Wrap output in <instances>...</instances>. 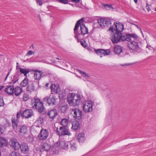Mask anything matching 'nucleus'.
<instances>
[{
    "instance_id": "1",
    "label": "nucleus",
    "mask_w": 156,
    "mask_h": 156,
    "mask_svg": "<svg viewBox=\"0 0 156 156\" xmlns=\"http://www.w3.org/2000/svg\"><path fill=\"white\" fill-rule=\"evenodd\" d=\"M113 33V34L111 36L110 39L113 43H117L121 41H130L131 40V38L133 37L137 38V36L135 34H126L125 36H122V33L117 32L116 33L114 31H112Z\"/></svg>"
},
{
    "instance_id": "2",
    "label": "nucleus",
    "mask_w": 156,
    "mask_h": 156,
    "mask_svg": "<svg viewBox=\"0 0 156 156\" xmlns=\"http://www.w3.org/2000/svg\"><path fill=\"white\" fill-rule=\"evenodd\" d=\"M32 108L36 109L39 113L44 115L46 114L45 108L43 104L38 98H35L34 101L32 104Z\"/></svg>"
},
{
    "instance_id": "3",
    "label": "nucleus",
    "mask_w": 156,
    "mask_h": 156,
    "mask_svg": "<svg viewBox=\"0 0 156 156\" xmlns=\"http://www.w3.org/2000/svg\"><path fill=\"white\" fill-rule=\"evenodd\" d=\"M136 36L137 38L131 37L130 41H126L130 42L128 44V47L130 50L139 52L140 51V48L139 47L138 43L137 42V39L138 37L137 35Z\"/></svg>"
},
{
    "instance_id": "4",
    "label": "nucleus",
    "mask_w": 156,
    "mask_h": 156,
    "mask_svg": "<svg viewBox=\"0 0 156 156\" xmlns=\"http://www.w3.org/2000/svg\"><path fill=\"white\" fill-rule=\"evenodd\" d=\"M71 114L76 121L80 120L82 118V112L78 108H75L70 110Z\"/></svg>"
},
{
    "instance_id": "5",
    "label": "nucleus",
    "mask_w": 156,
    "mask_h": 156,
    "mask_svg": "<svg viewBox=\"0 0 156 156\" xmlns=\"http://www.w3.org/2000/svg\"><path fill=\"white\" fill-rule=\"evenodd\" d=\"M80 95L76 94L69 99L68 100L69 105L73 106L79 105L80 103Z\"/></svg>"
},
{
    "instance_id": "6",
    "label": "nucleus",
    "mask_w": 156,
    "mask_h": 156,
    "mask_svg": "<svg viewBox=\"0 0 156 156\" xmlns=\"http://www.w3.org/2000/svg\"><path fill=\"white\" fill-rule=\"evenodd\" d=\"M98 22L99 26L102 28L104 27H109L111 26L112 20L108 18H102L98 20Z\"/></svg>"
},
{
    "instance_id": "7",
    "label": "nucleus",
    "mask_w": 156,
    "mask_h": 156,
    "mask_svg": "<svg viewBox=\"0 0 156 156\" xmlns=\"http://www.w3.org/2000/svg\"><path fill=\"white\" fill-rule=\"evenodd\" d=\"M55 96L51 94L44 98V100L49 105H56L58 102Z\"/></svg>"
},
{
    "instance_id": "8",
    "label": "nucleus",
    "mask_w": 156,
    "mask_h": 156,
    "mask_svg": "<svg viewBox=\"0 0 156 156\" xmlns=\"http://www.w3.org/2000/svg\"><path fill=\"white\" fill-rule=\"evenodd\" d=\"M56 130L57 135L59 136H70L71 134L69 129L67 128V127L61 126L60 127L59 130L58 128H57Z\"/></svg>"
},
{
    "instance_id": "9",
    "label": "nucleus",
    "mask_w": 156,
    "mask_h": 156,
    "mask_svg": "<svg viewBox=\"0 0 156 156\" xmlns=\"http://www.w3.org/2000/svg\"><path fill=\"white\" fill-rule=\"evenodd\" d=\"M114 24L115 25L116 29H114L113 27H111L108 30H111L112 31H114L116 33H117L118 32L122 33L124 29L123 25L120 23L116 22H114Z\"/></svg>"
},
{
    "instance_id": "10",
    "label": "nucleus",
    "mask_w": 156,
    "mask_h": 156,
    "mask_svg": "<svg viewBox=\"0 0 156 156\" xmlns=\"http://www.w3.org/2000/svg\"><path fill=\"white\" fill-rule=\"evenodd\" d=\"M49 135V132L46 129L42 128L37 137L40 140L44 141L47 139Z\"/></svg>"
},
{
    "instance_id": "11",
    "label": "nucleus",
    "mask_w": 156,
    "mask_h": 156,
    "mask_svg": "<svg viewBox=\"0 0 156 156\" xmlns=\"http://www.w3.org/2000/svg\"><path fill=\"white\" fill-rule=\"evenodd\" d=\"M94 105V103L91 101H86L83 106V111L86 112H91L92 111Z\"/></svg>"
},
{
    "instance_id": "12",
    "label": "nucleus",
    "mask_w": 156,
    "mask_h": 156,
    "mask_svg": "<svg viewBox=\"0 0 156 156\" xmlns=\"http://www.w3.org/2000/svg\"><path fill=\"white\" fill-rule=\"evenodd\" d=\"M95 52L98 55H100V57H102V55L104 56L109 55L110 52V51L109 49H106L105 50L102 49H98L94 50Z\"/></svg>"
},
{
    "instance_id": "13",
    "label": "nucleus",
    "mask_w": 156,
    "mask_h": 156,
    "mask_svg": "<svg viewBox=\"0 0 156 156\" xmlns=\"http://www.w3.org/2000/svg\"><path fill=\"white\" fill-rule=\"evenodd\" d=\"M33 115L32 110L31 109H27L24 110L22 113V118L23 119H28L31 117Z\"/></svg>"
},
{
    "instance_id": "14",
    "label": "nucleus",
    "mask_w": 156,
    "mask_h": 156,
    "mask_svg": "<svg viewBox=\"0 0 156 156\" xmlns=\"http://www.w3.org/2000/svg\"><path fill=\"white\" fill-rule=\"evenodd\" d=\"M84 21L83 18H82L80 20H78L74 28V34L75 35L76 37H77V36L79 35H80V34L78 32V28L80 25L81 24V23Z\"/></svg>"
},
{
    "instance_id": "15",
    "label": "nucleus",
    "mask_w": 156,
    "mask_h": 156,
    "mask_svg": "<svg viewBox=\"0 0 156 156\" xmlns=\"http://www.w3.org/2000/svg\"><path fill=\"white\" fill-rule=\"evenodd\" d=\"M50 88L51 92V94H57L60 91V89L58 84L52 83L51 86Z\"/></svg>"
},
{
    "instance_id": "16",
    "label": "nucleus",
    "mask_w": 156,
    "mask_h": 156,
    "mask_svg": "<svg viewBox=\"0 0 156 156\" xmlns=\"http://www.w3.org/2000/svg\"><path fill=\"white\" fill-rule=\"evenodd\" d=\"M19 121V120L16 119V118L15 117L12 116L11 118L12 126L13 129L15 131L17 130V128L20 126L18 125Z\"/></svg>"
},
{
    "instance_id": "17",
    "label": "nucleus",
    "mask_w": 156,
    "mask_h": 156,
    "mask_svg": "<svg viewBox=\"0 0 156 156\" xmlns=\"http://www.w3.org/2000/svg\"><path fill=\"white\" fill-rule=\"evenodd\" d=\"M20 147L21 152L24 154H27L28 152L29 147L27 144L25 143H21L19 144L18 147Z\"/></svg>"
},
{
    "instance_id": "18",
    "label": "nucleus",
    "mask_w": 156,
    "mask_h": 156,
    "mask_svg": "<svg viewBox=\"0 0 156 156\" xmlns=\"http://www.w3.org/2000/svg\"><path fill=\"white\" fill-rule=\"evenodd\" d=\"M68 108L67 104L64 103L61 104L58 107V110L64 114L66 112Z\"/></svg>"
},
{
    "instance_id": "19",
    "label": "nucleus",
    "mask_w": 156,
    "mask_h": 156,
    "mask_svg": "<svg viewBox=\"0 0 156 156\" xmlns=\"http://www.w3.org/2000/svg\"><path fill=\"white\" fill-rule=\"evenodd\" d=\"M58 113L55 109H53L49 112L47 114L49 116L50 119L51 120H53L54 118L57 115Z\"/></svg>"
},
{
    "instance_id": "20",
    "label": "nucleus",
    "mask_w": 156,
    "mask_h": 156,
    "mask_svg": "<svg viewBox=\"0 0 156 156\" xmlns=\"http://www.w3.org/2000/svg\"><path fill=\"white\" fill-rule=\"evenodd\" d=\"M33 71L35 72L34 76L35 80H40L42 77V71L36 69L34 70Z\"/></svg>"
},
{
    "instance_id": "21",
    "label": "nucleus",
    "mask_w": 156,
    "mask_h": 156,
    "mask_svg": "<svg viewBox=\"0 0 156 156\" xmlns=\"http://www.w3.org/2000/svg\"><path fill=\"white\" fill-rule=\"evenodd\" d=\"M9 144L11 146L14 148L15 150L17 149L16 147L17 146L18 147L20 144L19 143L17 142L16 139L15 138H12L10 140Z\"/></svg>"
},
{
    "instance_id": "22",
    "label": "nucleus",
    "mask_w": 156,
    "mask_h": 156,
    "mask_svg": "<svg viewBox=\"0 0 156 156\" xmlns=\"http://www.w3.org/2000/svg\"><path fill=\"white\" fill-rule=\"evenodd\" d=\"M14 89L13 85L12 86H8L5 88V91L10 95H12L14 94Z\"/></svg>"
},
{
    "instance_id": "23",
    "label": "nucleus",
    "mask_w": 156,
    "mask_h": 156,
    "mask_svg": "<svg viewBox=\"0 0 156 156\" xmlns=\"http://www.w3.org/2000/svg\"><path fill=\"white\" fill-rule=\"evenodd\" d=\"M80 29L81 34L84 35L88 33V28L85 26L83 23H82L80 25Z\"/></svg>"
},
{
    "instance_id": "24",
    "label": "nucleus",
    "mask_w": 156,
    "mask_h": 156,
    "mask_svg": "<svg viewBox=\"0 0 156 156\" xmlns=\"http://www.w3.org/2000/svg\"><path fill=\"white\" fill-rule=\"evenodd\" d=\"M123 48L119 45H116L114 47V51L117 55H119L123 52Z\"/></svg>"
},
{
    "instance_id": "25",
    "label": "nucleus",
    "mask_w": 156,
    "mask_h": 156,
    "mask_svg": "<svg viewBox=\"0 0 156 156\" xmlns=\"http://www.w3.org/2000/svg\"><path fill=\"white\" fill-rule=\"evenodd\" d=\"M18 129L16 130L15 131L19 132L23 134H25L27 131V128L26 126H20L17 128Z\"/></svg>"
},
{
    "instance_id": "26",
    "label": "nucleus",
    "mask_w": 156,
    "mask_h": 156,
    "mask_svg": "<svg viewBox=\"0 0 156 156\" xmlns=\"http://www.w3.org/2000/svg\"><path fill=\"white\" fill-rule=\"evenodd\" d=\"M77 139L80 143H83L85 140V134L83 133H79Z\"/></svg>"
},
{
    "instance_id": "27",
    "label": "nucleus",
    "mask_w": 156,
    "mask_h": 156,
    "mask_svg": "<svg viewBox=\"0 0 156 156\" xmlns=\"http://www.w3.org/2000/svg\"><path fill=\"white\" fill-rule=\"evenodd\" d=\"M23 91L22 88L19 86L16 87L14 89V93L16 96L20 95Z\"/></svg>"
},
{
    "instance_id": "28",
    "label": "nucleus",
    "mask_w": 156,
    "mask_h": 156,
    "mask_svg": "<svg viewBox=\"0 0 156 156\" xmlns=\"http://www.w3.org/2000/svg\"><path fill=\"white\" fill-rule=\"evenodd\" d=\"M69 142L66 143L63 141H61L59 142V146L60 147L64 149H67L68 148Z\"/></svg>"
},
{
    "instance_id": "29",
    "label": "nucleus",
    "mask_w": 156,
    "mask_h": 156,
    "mask_svg": "<svg viewBox=\"0 0 156 156\" xmlns=\"http://www.w3.org/2000/svg\"><path fill=\"white\" fill-rule=\"evenodd\" d=\"M42 149L45 151H48L51 148V145L47 143H43L41 145Z\"/></svg>"
},
{
    "instance_id": "30",
    "label": "nucleus",
    "mask_w": 156,
    "mask_h": 156,
    "mask_svg": "<svg viewBox=\"0 0 156 156\" xmlns=\"http://www.w3.org/2000/svg\"><path fill=\"white\" fill-rule=\"evenodd\" d=\"M7 145V140L3 137H0V147H5Z\"/></svg>"
},
{
    "instance_id": "31",
    "label": "nucleus",
    "mask_w": 156,
    "mask_h": 156,
    "mask_svg": "<svg viewBox=\"0 0 156 156\" xmlns=\"http://www.w3.org/2000/svg\"><path fill=\"white\" fill-rule=\"evenodd\" d=\"M70 146L71 149L73 151H76L77 149V145L76 142L73 141L72 140L69 142V145Z\"/></svg>"
},
{
    "instance_id": "32",
    "label": "nucleus",
    "mask_w": 156,
    "mask_h": 156,
    "mask_svg": "<svg viewBox=\"0 0 156 156\" xmlns=\"http://www.w3.org/2000/svg\"><path fill=\"white\" fill-rule=\"evenodd\" d=\"M19 71L21 73L24 74V76L27 77V74L30 72V69H24L19 68Z\"/></svg>"
},
{
    "instance_id": "33",
    "label": "nucleus",
    "mask_w": 156,
    "mask_h": 156,
    "mask_svg": "<svg viewBox=\"0 0 156 156\" xmlns=\"http://www.w3.org/2000/svg\"><path fill=\"white\" fill-rule=\"evenodd\" d=\"M72 125V128L75 130L77 129L80 126L79 123L78 121L73 122Z\"/></svg>"
},
{
    "instance_id": "34",
    "label": "nucleus",
    "mask_w": 156,
    "mask_h": 156,
    "mask_svg": "<svg viewBox=\"0 0 156 156\" xmlns=\"http://www.w3.org/2000/svg\"><path fill=\"white\" fill-rule=\"evenodd\" d=\"M28 79L26 77L21 82L20 85L22 87H25L28 83Z\"/></svg>"
},
{
    "instance_id": "35",
    "label": "nucleus",
    "mask_w": 156,
    "mask_h": 156,
    "mask_svg": "<svg viewBox=\"0 0 156 156\" xmlns=\"http://www.w3.org/2000/svg\"><path fill=\"white\" fill-rule=\"evenodd\" d=\"M69 119H67L64 118L62 119L61 122V125H62V126L67 127V126L68 124Z\"/></svg>"
},
{
    "instance_id": "36",
    "label": "nucleus",
    "mask_w": 156,
    "mask_h": 156,
    "mask_svg": "<svg viewBox=\"0 0 156 156\" xmlns=\"http://www.w3.org/2000/svg\"><path fill=\"white\" fill-rule=\"evenodd\" d=\"M19 76L17 74H15L13 76V78L12 80V83H13V85L16 83L19 80Z\"/></svg>"
},
{
    "instance_id": "37",
    "label": "nucleus",
    "mask_w": 156,
    "mask_h": 156,
    "mask_svg": "<svg viewBox=\"0 0 156 156\" xmlns=\"http://www.w3.org/2000/svg\"><path fill=\"white\" fill-rule=\"evenodd\" d=\"M27 90L29 92H32L34 90V86L33 83L29 85L27 87Z\"/></svg>"
},
{
    "instance_id": "38",
    "label": "nucleus",
    "mask_w": 156,
    "mask_h": 156,
    "mask_svg": "<svg viewBox=\"0 0 156 156\" xmlns=\"http://www.w3.org/2000/svg\"><path fill=\"white\" fill-rule=\"evenodd\" d=\"M102 6L106 9H109L112 8V5L111 4H103Z\"/></svg>"
},
{
    "instance_id": "39",
    "label": "nucleus",
    "mask_w": 156,
    "mask_h": 156,
    "mask_svg": "<svg viewBox=\"0 0 156 156\" xmlns=\"http://www.w3.org/2000/svg\"><path fill=\"white\" fill-rule=\"evenodd\" d=\"M51 75V73L48 70L44 72H42V77H45L48 75Z\"/></svg>"
},
{
    "instance_id": "40",
    "label": "nucleus",
    "mask_w": 156,
    "mask_h": 156,
    "mask_svg": "<svg viewBox=\"0 0 156 156\" xmlns=\"http://www.w3.org/2000/svg\"><path fill=\"white\" fill-rule=\"evenodd\" d=\"M29 98V97L28 95L26 94H23V100L24 101H27Z\"/></svg>"
},
{
    "instance_id": "41",
    "label": "nucleus",
    "mask_w": 156,
    "mask_h": 156,
    "mask_svg": "<svg viewBox=\"0 0 156 156\" xmlns=\"http://www.w3.org/2000/svg\"><path fill=\"white\" fill-rule=\"evenodd\" d=\"M21 116L22 117V111L21 110H20L17 113L16 118V119H18V120H19V119L20 118Z\"/></svg>"
},
{
    "instance_id": "42",
    "label": "nucleus",
    "mask_w": 156,
    "mask_h": 156,
    "mask_svg": "<svg viewBox=\"0 0 156 156\" xmlns=\"http://www.w3.org/2000/svg\"><path fill=\"white\" fill-rule=\"evenodd\" d=\"M58 2L60 3L66 4L68 3V0H57Z\"/></svg>"
},
{
    "instance_id": "43",
    "label": "nucleus",
    "mask_w": 156,
    "mask_h": 156,
    "mask_svg": "<svg viewBox=\"0 0 156 156\" xmlns=\"http://www.w3.org/2000/svg\"><path fill=\"white\" fill-rule=\"evenodd\" d=\"M78 72L80 73L81 74L83 75L84 76L89 77L88 74L86 73L85 72L83 71H82L78 69Z\"/></svg>"
},
{
    "instance_id": "44",
    "label": "nucleus",
    "mask_w": 156,
    "mask_h": 156,
    "mask_svg": "<svg viewBox=\"0 0 156 156\" xmlns=\"http://www.w3.org/2000/svg\"><path fill=\"white\" fill-rule=\"evenodd\" d=\"M11 155V156H20L19 153L15 151L12 152Z\"/></svg>"
},
{
    "instance_id": "45",
    "label": "nucleus",
    "mask_w": 156,
    "mask_h": 156,
    "mask_svg": "<svg viewBox=\"0 0 156 156\" xmlns=\"http://www.w3.org/2000/svg\"><path fill=\"white\" fill-rule=\"evenodd\" d=\"M80 42L81 43V45L84 48L86 47H87V44L85 42V41H84V43L81 41H80Z\"/></svg>"
},
{
    "instance_id": "46",
    "label": "nucleus",
    "mask_w": 156,
    "mask_h": 156,
    "mask_svg": "<svg viewBox=\"0 0 156 156\" xmlns=\"http://www.w3.org/2000/svg\"><path fill=\"white\" fill-rule=\"evenodd\" d=\"M37 121L39 122L40 123H42L43 121V119L42 117L40 116L38 119Z\"/></svg>"
},
{
    "instance_id": "47",
    "label": "nucleus",
    "mask_w": 156,
    "mask_h": 156,
    "mask_svg": "<svg viewBox=\"0 0 156 156\" xmlns=\"http://www.w3.org/2000/svg\"><path fill=\"white\" fill-rule=\"evenodd\" d=\"M34 53V52L32 51H29L27 54V55H30Z\"/></svg>"
},
{
    "instance_id": "48",
    "label": "nucleus",
    "mask_w": 156,
    "mask_h": 156,
    "mask_svg": "<svg viewBox=\"0 0 156 156\" xmlns=\"http://www.w3.org/2000/svg\"><path fill=\"white\" fill-rule=\"evenodd\" d=\"M4 104V103L3 99L2 98H0V106H3Z\"/></svg>"
},
{
    "instance_id": "49",
    "label": "nucleus",
    "mask_w": 156,
    "mask_h": 156,
    "mask_svg": "<svg viewBox=\"0 0 156 156\" xmlns=\"http://www.w3.org/2000/svg\"><path fill=\"white\" fill-rule=\"evenodd\" d=\"M36 2L37 3L40 5H41L42 4V2L41 0H36Z\"/></svg>"
},
{
    "instance_id": "50",
    "label": "nucleus",
    "mask_w": 156,
    "mask_h": 156,
    "mask_svg": "<svg viewBox=\"0 0 156 156\" xmlns=\"http://www.w3.org/2000/svg\"><path fill=\"white\" fill-rule=\"evenodd\" d=\"M146 8L147 9L148 11H149L150 10V9L149 8V6L148 5V4L147 3H146Z\"/></svg>"
},
{
    "instance_id": "51",
    "label": "nucleus",
    "mask_w": 156,
    "mask_h": 156,
    "mask_svg": "<svg viewBox=\"0 0 156 156\" xmlns=\"http://www.w3.org/2000/svg\"><path fill=\"white\" fill-rule=\"evenodd\" d=\"M72 2L75 3H78L80 2V0H70Z\"/></svg>"
},
{
    "instance_id": "52",
    "label": "nucleus",
    "mask_w": 156,
    "mask_h": 156,
    "mask_svg": "<svg viewBox=\"0 0 156 156\" xmlns=\"http://www.w3.org/2000/svg\"><path fill=\"white\" fill-rule=\"evenodd\" d=\"M80 35H78L77 36V37H75H75L77 39V41L78 42H80V41L79 40L80 39H79V36Z\"/></svg>"
},
{
    "instance_id": "53",
    "label": "nucleus",
    "mask_w": 156,
    "mask_h": 156,
    "mask_svg": "<svg viewBox=\"0 0 156 156\" xmlns=\"http://www.w3.org/2000/svg\"><path fill=\"white\" fill-rule=\"evenodd\" d=\"M3 133V130L2 128L0 126V135L2 134Z\"/></svg>"
},
{
    "instance_id": "54",
    "label": "nucleus",
    "mask_w": 156,
    "mask_h": 156,
    "mask_svg": "<svg viewBox=\"0 0 156 156\" xmlns=\"http://www.w3.org/2000/svg\"><path fill=\"white\" fill-rule=\"evenodd\" d=\"M9 73H10V72H8V74H7V75L5 77V80H4V81H5L7 79V77H8V76H9Z\"/></svg>"
},
{
    "instance_id": "55",
    "label": "nucleus",
    "mask_w": 156,
    "mask_h": 156,
    "mask_svg": "<svg viewBox=\"0 0 156 156\" xmlns=\"http://www.w3.org/2000/svg\"><path fill=\"white\" fill-rule=\"evenodd\" d=\"M132 24H133V25H135L136 27L138 28H139L140 29V30H141V29L136 24H134V23H133Z\"/></svg>"
},
{
    "instance_id": "56",
    "label": "nucleus",
    "mask_w": 156,
    "mask_h": 156,
    "mask_svg": "<svg viewBox=\"0 0 156 156\" xmlns=\"http://www.w3.org/2000/svg\"><path fill=\"white\" fill-rule=\"evenodd\" d=\"M4 87V86H0V90H2V89H3Z\"/></svg>"
},
{
    "instance_id": "57",
    "label": "nucleus",
    "mask_w": 156,
    "mask_h": 156,
    "mask_svg": "<svg viewBox=\"0 0 156 156\" xmlns=\"http://www.w3.org/2000/svg\"><path fill=\"white\" fill-rule=\"evenodd\" d=\"M16 64H17V65H16V69H17L18 68L19 66H18L19 64L17 62H16Z\"/></svg>"
},
{
    "instance_id": "58",
    "label": "nucleus",
    "mask_w": 156,
    "mask_h": 156,
    "mask_svg": "<svg viewBox=\"0 0 156 156\" xmlns=\"http://www.w3.org/2000/svg\"><path fill=\"white\" fill-rule=\"evenodd\" d=\"M49 83H47L46 84H45V86L46 87H48V86H49Z\"/></svg>"
},
{
    "instance_id": "59",
    "label": "nucleus",
    "mask_w": 156,
    "mask_h": 156,
    "mask_svg": "<svg viewBox=\"0 0 156 156\" xmlns=\"http://www.w3.org/2000/svg\"><path fill=\"white\" fill-rule=\"evenodd\" d=\"M29 138L30 139V141L32 142V141H33V138H31L30 137Z\"/></svg>"
},
{
    "instance_id": "60",
    "label": "nucleus",
    "mask_w": 156,
    "mask_h": 156,
    "mask_svg": "<svg viewBox=\"0 0 156 156\" xmlns=\"http://www.w3.org/2000/svg\"><path fill=\"white\" fill-rule=\"evenodd\" d=\"M134 1L136 3L137 2V0H134Z\"/></svg>"
},
{
    "instance_id": "61",
    "label": "nucleus",
    "mask_w": 156,
    "mask_h": 156,
    "mask_svg": "<svg viewBox=\"0 0 156 156\" xmlns=\"http://www.w3.org/2000/svg\"><path fill=\"white\" fill-rule=\"evenodd\" d=\"M31 47H33V48H34V45H32L31 46Z\"/></svg>"
},
{
    "instance_id": "62",
    "label": "nucleus",
    "mask_w": 156,
    "mask_h": 156,
    "mask_svg": "<svg viewBox=\"0 0 156 156\" xmlns=\"http://www.w3.org/2000/svg\"><path fill=\"white\" fill-rule=\"evenodd\" d=\"M56 59H58V60H59V58H56Z\"/></svg>"
},
{
    "instance_id": "63",
    "label": "nucleus",
    "mask_w": 156,
    "mask_h": 156,
    "mask_svg": "<svg viewBox=\"0 0 156 156\" xmlns=\"http://www.w3.org/2000/svg\"><path fill=\"white\" fill-rule=\"evenodd\" d=\"M140 30L141 31V33L142 34L143 33H142V31L141 30Z\"/></svg>"
},
{
    "instance_id": "64",
    "label": "nucleus",
    "mask_w": 156,
    "mask_h": 156,
    "mask_svg": "<svg viewBox=\"0 0 156 156\" xmlns=\"http://www.w3.org/2000/svg\"><path fill=\"white\" fill-rule=\"evenodd\" d=\"M155 10L156 11V8H155Z\"/></svg>"
}]
</instances>
